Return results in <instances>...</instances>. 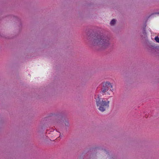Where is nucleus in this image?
I'll return each instance as SVG.
<instances>
[{
	"label": "nucleus",
	"mask_w": 159,
	"mask_h": 159,
	"mask_svg": "<svg viewBox=\"0 0 159 159\" xmlns=\"http://www.w3.org/2000/svg\"><path fill=\"white\" fill-rule=\"evenodd\" d=\"M92 44L94 46H98L103 48L108 47L110 44L109 39L103 35H97L91 40Z\"/></svg>",
	"instance_id": "nucleus-1"
},
{
	"label": "nucleus",
	"mask_w": 159,
	"mask_h": 159,
	"mask_svg": "<svg viewBox=\"0 0 159 159\" xmlns=\"http://www.w3.org/2000/svg\"><path fill=\"white\" fill-rule=\"evenodd\" d=\"M95 98L96 103L99 110L102 111H104L109 107V101H106L103 100H101L98 95L96 96Z\"/></svg>",
	"instance_id": "nucleus-2"
},
{
	"label": "nucleus",
	"mask_w": 159,
	"mask_h": 159,
	"mask_svg": "<svg viewBox=\"0 0 159 159\" xmlns=\"http://www.w3.org/2000/svg\"><path fill=\"white\" fill-rule=\"evenodd\" d=\"M112 88V85L110 82H106L103 84L102 88V92L105 93L108 91L109 88L110 91H111L113 90Z\"/></svg>",
	"instance_id": "nucleus-3"
},
{
	"label": "nucleus",
	"mask_w": 159,
	"mask_h": 159,
	"mask_svg": "<svg viewBox=\"0 0 159 159\" xmlns=\"http://www.w3.org/2000/svg\"><path fill=\"white\" fill-rule=\"evenodd\" d=\"M116 23V20L115 19H112L110 22V24L112 25H114Z\"/></svg>",
	"instance_id": "nucleus-4"
},
{
	"label": "nucleus",
	"mask_w": 159,
	"mask_h": 159,
	"mask_svg": "<svg viewBox=\"0 0 159 159\" xmlns=\"http://www.w3.org/2000/svg\"><path fill=\"white\" fill-rule=\"evenodd\" d=\"M155 39L157 42L159 43V37L158 36L156 37Z\"/></svg>",
	"instance_id": "nucleus-5"
},
{
	"label": "nucleus",
	"mask_w": 159,
	"mask_h": 159,
	"mask_svg": "<svg viewBox=\"0 0 159 159\" xmlns=\"http://www.w3.org/2000/svg\"><path fill=\"white\" fill-rule=\"evenodd\" d=\"M65 125L66 126H68L69 125V123L67 121H66Z\"/></svg>",
	"instance_id": "nucleus-6"
},
{
	"label": "nucleus",
	"mask_w": 159,
	"mask_h": 159,
	"mask_svg": "<svg viewBox=\"0 0 159 159\" xmlns=\"http://www.w3.org/2000/svg\"><path fill=\"white\" fill-rule=\"evenodd\" d=\"M105 94L109 95H110V94L109 93V92H107V93H105Z\"/></svg>",
	"instance_id": "nucleus-7"
}]
</instances>
